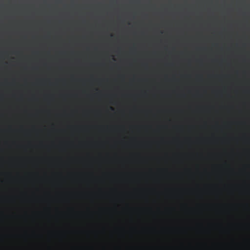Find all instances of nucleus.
<instances>
[{
	"instance_id": "nucleus-1",
	"label": "nucleus",
	"mask_w": 250,
	"mask_h": 250,
	"mask_svg": "<svg viewBox=\"0 0 250 250\" xmlns=\"http://www.w3.org/2000/svg\"><path fill=\"white\" fill-rule=\"evenodd\" d=\"M147 95V92L146 91L142 92L141 94V96L143 97H146Z\"/></svg>"
},
{
	"instance_id": "nucleus-2",
	"label": "nucleus",
	"mask_w": 250,
	"mask_h": 250,
	"mask_svg": "<svg viewBox=\"0 0 250 250\" xmlns=\"http://www.w3.org/2000/svg\"><path fill=\"white\" fill-rule=\"evenodd\" d=\"M44 97L45 98H51L52 97V95H44Z\"/></svg>"
},
{
	"instance_id": "nucleus-3",
	"label": "nucleus",
	"mask_w": 250,
	"mask_h": 250,
	"mask_svg": "<svg viewBox=\"0 0 250 250\" xmlns=\"http://www.w3.org/2000/svg\"><path fill=\"white\" fill-rule=\"evenodd\" d=\"M101 95V94H100V93H95L94 95L95 96H99V95Z\"/></svg>"
},
{
	"instance_id": "nucleus-4",
	"label": "nucleus",
	"mask_w": 250,
	"mask_h": 250,
	"mask_svg": "<svg viewBox=\"0 0 250 250\" xmlns=\"http://www.w3.org/2000/svg\"><path fill=\"white\" fill-rule=\"evenodd\" d=\"M195 95L197 96H199V94L198 92H196Z\"/></svg>"
}]
</instances>
